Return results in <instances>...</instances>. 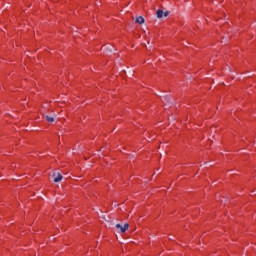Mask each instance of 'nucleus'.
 I'll use <instances>...</instances> for the list:
<instances>
[{"mask_svg": "<svg viewBox=\"0 0 256 256\" xmlns=\"http://www.w3.org/2000/svg\"><path fill=\"white\" fill-rule=\"evenodd\" d=\"M116 229H119V233H125L129 229V223H125L123 226L121 224H116Z\"/></svg>", "mask_w": 256, "mask_h": 256, "instance_id": "nucleus-1", "label": "nucleus"}, {"mask_svg": "<svg viewBox=\"0 0 256 256\" xmlns=\"http://www.w3.org/2000/svg\"><path fill=\"white\" fill-rule=\"evenodd\" d=\"M135 22L138 23V25H143V23H145V18H143V16H138L136 17Z\"/></svg>", "mask_w": 256, "mask_h": 256, "instance_id": "nucleus-2", "label": "nucleus"}, {"mask_svg": "<svg viewBox=\"0 0 256 256\" xmlns=\"http://www.w3.org/2000/svg\"><path fill=\"white\" fill-rule=\"evenodd\" d=\"M55 117H57V115H55V114H54V116L46 115L45 119H46V121H48V123H53V122H55Z\"/></svg>", "mask_w": 256, "mask_h": 256, "instance_id": "nucleus-3", "label": "nucleus"}, {"mask_svg": "<svg viewBox=\"0 0 256 256\" xmlns=\"http://www.w3.org/2000/svg\"><path fill=\"white\" fill-rule=\"evenodd\" d=\"M104 52L106 53V55H109V53H113V46H105Z\"/></svg>", "mask_w": 256, "mask_h": 256, "instance_id": "nucleus-4", "label": "nucleus"}, {"mask_svg": "<svg viewBox=\"0 0 256 256\" xmlns=\"http://www.w3.org/2000/svg\"><path fill=\"white\" fill-rule=\"evenodd\" d=\"M63 180V176L58 173L57 177L54 178V183H59V181Z\"/></svg>", "mask_w": 256, "mask_h": 256, "instance_id": "nucleus-5", "label": "nucleus"}, {"mask_svg": "<svg viewBox=\"0 0 256 256\" xmlns=\"http://www.w3.org/2000/svg\"><path fill=\"white\" fill-rule=\"evenodd\" d=\"M156 15L158 19H163V10H157Z\"/></svg>", "mask_w": 256, "mask_h": 256, "instance_id": "nucleus-6", "label": "nucleus"}, {"mask_svg": "<svg viewBox=\"0 0 256 256\" xmlns=\"http://www.w3.org/2000/svg\"><path fill=\"white\" fill-rule=\"evenodd\" d=\"M162 103H169V96H163L161 98Z\"/></svg>", "mask_w": 256, "mask_h": 256, "instance_id": "nucleus-7", "label": "nucleus"}, {"mask_svg": "<svg viewBox=\"0 0 256 256\" xmlns=\"http://www.w3.org/2000/svg\"><path fill=\"white\" fill-rule=\"evenodd\" d=\"M163 17H169V11L163 12Z\"/></svg>", "mask_w": 256, "mask_h": 256, "instance_id": "nucleus-8", "label": "nucleus"}]
</instances>
